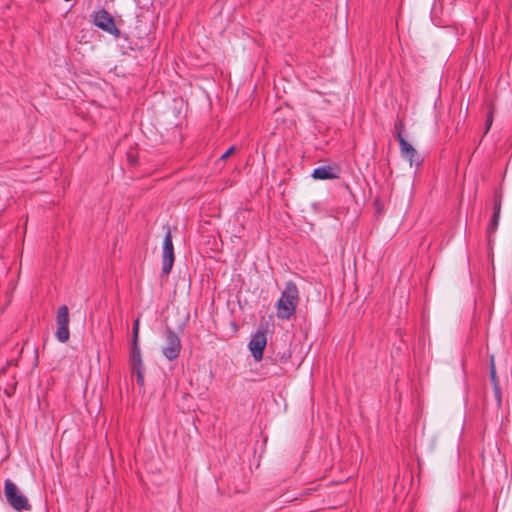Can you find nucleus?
<instances>
[{"instance_id":"nucleus-1","label":"nucleus","mask_w":512,"mask_h":512,"mask_svg":"<svg viewBox=\"0 0 512 512\" xmlns=\"http://www.w3.org/2000/svg\"><path fill=\"white\" fill-rule=\"evenodd\" d=\"M299 302V291L296 284L289 281L276 303L277 317L279 319H290L294 315Z\"/></svg>"},{"instance_id":"nucleus-2","label":"nucleus","mask_w":512,"mask_h":512,"mask_svg":"<svg viewBox=\"0 0 512 512\" xmlns=\"http://www.w3.org/2000/svg\"><path fill=\"white\" fill-rule=\"evenodd\" d=\"M4 494L8 504L16 511H30L32 509L28 498L22 493L17 485L10 479L4 484Z\"/></svg>"},{"instance_id":"nucleus-3","label":"nucleus","mask_w":512,"mask_h":512,"mask_svg":"<svg viewBox=\"0 0 512 512\" xmlns=\"http://www.w3.org/2000/svg\"><path fill=\"white\" fill-rule=\"evenodd\" d=\"M164 345L162 347L163 356L169 360H176L181 352L182 345L180 336L170 327H166L164 331Z\"/></svg>"},{"instance_id":"nucleus-4","label":"nucleus","mask_w":512,"mask_h":512,"mask_svg":"<svg viewBox=\"0 0 512 512\" xmlns=\"http://www.w3.org/2000/svg\"><path fill=\"white\" fill-rule=\"evenodd\" d=\"M57 330L55 337L61 343H66L70 338L69 331V309L66 305H62L57 309L56 313Z\"/></svg>"},{"instance_id":"nucleus-5","label":"nucleus","mask_w":512,"mask_h":512,"mask_svg":"<svg viewBox=\"0 0 512 512\" xmlns=\"http://www.w3.org/2000/svg\"><path fill=\"white\" fill-rule=\"evenodd\" d=\"M174 247L172 242L171 231L168 228L163 240L162 250V273L168 275L174 264Z\"/></svg>"},{"instance_id":"nucleus-6","label":"nucleus","mask_w":512,"mask_h":512,"mask_svg":"<svg viewBox=\"0 0 512 512\" xmlns=\"http://www.w3.org/2000/svg\"><path fill=\"white\" fill-rule=\"evenodd\" d=\"M93 23L100 29L113 34L118 35L119 29L115 25L113 17L104 9L94 12L92 15Z\"/></svg>"},{"instance_id":"nucleus-7","label":"nucleus","mask_w":512,"mask_h":512,"mask_svg":"<svg viewBox=\"0 0 512 512\" xmlns=\"http://www.w3.org/2000/svg\"><path fill=\"white\" fill-rule=\"evenodd\" d=\"M267 344L266 334L263 331H257L252 335L248 347L255 361H260L263 358V352Z\"/></svg>"},{"instance_id":"nucleus-8","label":"nucleus","mask_w":512,"mask_h":512,"mask_svg":"<svg viewBox=\"0 0 512 512\" xmlns=\"http://www.w3.org/2000/svg\"><path fill=\"white\" fill-rule=\"evenodd\" d=\"M340 175L341 168L337 164L319 166L312 173V177L316 180L338 179Z\"/></svg>"},{"instance_id":"nucleus-9","label":"nucleus","mask_w":512,"mask_h":512,"mask_svg":"<svg viewBox=\"0 0 512 512\" xmlns=\"http://www.w3.org/2000/svg\"><path fill=\"white\" fill-rule=\"evenodd\" d=\"M500 213H501V195H496L495 200H494V206H493V215H492L490 223L487 227V233L489 235L493 234L497 230L498 225H499V220H500Z\"/></svg>"},{"instance_id":"nucleus-10","label":"nucleus","mask_w":512,"mask_h":512,"mask_svg":"<svg viewBox=\"0 0 512 512\" xmlns=\"http://www.w3.org/2000/svg\"><path fill=\"white\" fill-rule=\"evenodd\" d=\"M399 145L401 156L404 159H407L410 162V165H413L414 162L417 163V160L415 158L418 156V153L416 149L405 138L400 139Z\"/></svg>"},{"instance_id":"nucleus-11","label":"nucleus","mask_w":512,"mask_h":512,"mask_svg":"<svg viewBox=\"0 0 512 512\" xmlns=\"http://www.w3.org/2000/svg\"><path fill=\"white\" fill-rule=\"evenodd\" d=\"M130 366L131 370L144 368L139 343L131 345Z\"/></svg>"},{"instance_id":"nucleus-12","label":"nucleus","mask_w":512,"mask_h":512,"mask_svg":"<svg viewBox=\"0 0 512 512\" xmlns=\"http://www.w3.org/2000/svg\"><path fill=\"white\" fill-rule=\"evenodd\" d=\"M394 127H395V131H396L395 137L398 140V142H400V139L404 138L403 135H402V133L404 131V127H405L404 122L402 120H397L395 122V126Z\"/></svg>"},{"instance_id":"nucleus-13","label":"nucleus","mask_w":512,"mask_h":512,"mask_svg":"<svg viewBox=\"0 0 512 512\" xmlns=\"http://www.w3.org/2000/svg\"><path fill=\"white\" fill-rule=\"evenodd\" d=\"M139 343V319L137 318L133 323V333H132V344Z\"/></svg>"},{"instance_id":"nucleus-14","label":"nucleus","mask_w":512,"mask_h":512,"mask_svg":"<svg viewBox=\"0 0 512 512\" xmlns=\"http://www.w3.org/2000/svg\"><path fill=\"white\" fill-rule=\"evenodd\" d=\"M490 378L493 386L499 385L498 377L496 375L495 364L493 360L491 361L490 365Z\"/></svg>"},{"instance_id":"nucleus-15","label":"nucleus","mask_w":512,"mask_h":512,"mask_svg":"<svg viewBox=\"0 0 512 512\" xmlns=\"http://www.w3.org/2000/svg\"><path fill=\"white\" fill-rule=\"evenodd\" d=\"M144 369H133L132 373H135L137 376V383L142 386L144 384Z\"/></svg>"},{"instance_id":"nucleus-16","label":"nucleus","mask_w":512,"mask_h":512,"mask_svg":"<svg viewBox=\"0 0 512 512\" xmlns=\"http://www.w3.org/2000/svg\"><path fill=\"white\" fill-rule=\"evenodd\" d=\"M235 151V147L231 146L225 153H223L220 157L221 160L227 159L230 155H232Z\"/></svg>"},{"instance_id":"nucleus-17","label":"nucleus","mask_w":512,"mask_h":512,"mask_svg":"<svg viewBox=\"0 0 512 512\" xmlns=\"http://www.w3.org/2000/svg\"><path fill=\"white\" fill-rule=\"evenodd\" d=\"M492 121H493V115H492V111H490L489 115L486 119V132L490 129V127L492 125Z\"/></svg>"},{"instance_id":"nucleus-18","label":"nucleus","mask_w":512,"mask_h":512,"mask_svg":"<svg viewBox=\"0 0 512 512\" xmlns=\"http://www.w3.org/2000/svg\"><path fill=\"white\" fill-rule=\"evenodd\" d=\"M493 388H494L495 396L498 399V401L500 402L501 401V389H500L499 385L493 386Z\"/></svg>"}]
</instances>
